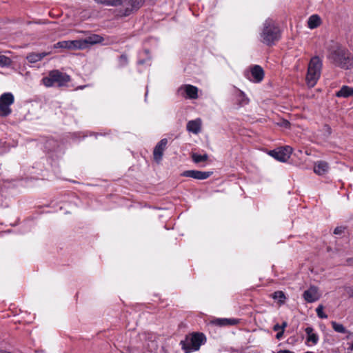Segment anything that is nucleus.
<instances>
[{
  "label": "nucleus",
  "instance_id": "nucleus-1",
  "mask_svg": "<svg viewBox=\"0 0 353 353\" xmlns=\"http://www.w3.org/2000/svg\"><path fill=\"white\" fill-rule=\"evenodd\" d=\"M325 48L326 58L334 66L347 70L353 65L351 52L339 42L330 41Z\"/></svg>",
  "mask_w": 353,
  "mask_h": 353
},
{
  "label": "nucleus",
  "instance_id": "nucleus-2",
  "mask_svg": "<svg viewBox=\"0 0 353 353\" xmlns=\"http://www.w3.org/2000/svg\"><path fill=\"white\" fill-rule=\"evenodd\" d=\"M97 2L108 6H121L116 10L115 16L123 18L130 16L138 10L143 5L144 0H95Z\"/></svg>",
  "mask_w": 353,
  "mask_h": 353
},
{
  "label": "nucleus",
  "instance_id": "nucleus-3",
  "mask_svg": "<svg viewBox=\"0 0 353 353\" xmlns=\"http://www.w3.org/2000/svg\"><path fill=\"white\" fill-rule=\"evenodd\" d=\"M281 38V31L275 22L271 19H267L263 23L260 33L261 41L268 46H273Z\"/></svg>",
  "mask_w": 353,
  "mask_h": 353
},
{
  "label": "nucleus",
  "instance_id": "nucleus-4",
  "mask_svg": "<svg viewBox=\"0 0 353 353\" xmlns=\"http://www.w3.org/2000/svg\"><path fill=\"white\" fill-rule=\"evenodd\" d=\"M323 66L322 59L314 56L311 58L307 67V72L306 75V81L310 87H314L321 77Z\"/></svg>",
  "mask_w": 353,
  "mask_h": 353
},
{
  "label": "nucleus",
  "instance_id": "nucleus-5",
  "mask_svg": "<svg viewBox=\"0 0 353 353\" xmlns=\"http://www.w3.org/2000/svg\"><path fill=\"white\" fill-rule=\"evenodd\" d=\"M42 81L46 87L54 85L61 87L65 85L70 81V77L65 73L54 70L49 72L48 76L43 78Z\"/></svg>",
  "mask_w": 353,
  "mask_h": 353
},
{
  "label": "nucleus",
  "instance_id": "nucleus-6",
  "mask_svg": "<svg viewBox=\"0 0 353 353\" xmlns=\"http://www.w3.org/2000/svg\"><path fill=\"white\" fill-rule=\"evenodd\" d=\"M186 341L189 346L186 347L185 343L181 341L183 348L185 352H190L199 350L200 347L206 342V337L203 333L193 332L186 338Z\"/></svg>",
  "mask_w": 353,
  "mask_h": 353
},
{
  "label": "nucleus",
  "instance_id": "nucleus-7",
  "mask_svg": "<svg viewBox=\"0 0 353 353\" xmlns=\"http://www.w3.org/2000/svg\"><path fill=\"white\" fill-rule=\"evenodd\" d=\"M14 102L11 92H5L0 96V117H6L12 113L10 105Z\"/></svg>",
  "mask_w": 353,
  "mask_h": 353
},
{
  "label": "nucleus",
  "instance_id": "nucleus-8",
  "mask_svg": "<svg viewBox=\"0 0 353 353\" xmlns=\"http://www.w3.org/2000/svg\"><path fill=\"white\" fill-rule=\"evenodd\" d=\"M244 76L250 81L259 83L261 82L264 78L263 69L259 65H254L250 68V71H245Z\"/></svg>",
  "mask_w": 353,
  "mask_h": 353
},
{
  "label": "nucleus",
  "instance_id": "nucleus-9",
  "mask_svg": "<svg viewBox=\"0 0 353 353\" xmlns=\"http://www.w3.org/2000/svg\"><path fill=\"white\" fill-rule=\"evenodd\" d=\"M292 153V148L288 145L278 148L269 152L270 156L281 162H286L290 159Z\"/></svg>",
  "mask_w": 353,
  "mask_h": 353
},
{
  "label": "nucleus",
  "instance_id": "nucleus-10",
  "mask_svg": "<svg viewBox=\"0 0 353 353\" xmlns=\"http://www.w3.org/2000/svg\"><path fill=\"white\" fill-rule=\"evenodd\" d=\"M177 92L179 95L190 99L198 98V88L196 86L185 84L179 88Z\"/></svg>",
  "mask_w": 353,
  "mask_h": 353
},
{
  "label": "nucleus",
  "instance_id": "nucleus-11",
  "mask_svg": "<svg viewBox=\"0 0 353 353\" xmlns=\"http://www.w3.org/2000/svg\"><path fill=\"white\" fill-rule=\"evenodd\" d=\"M140 339L143 341V345L150 350L152 351L157 347L156 341L157 336L151 332H144L140 335Z\"/></svg>",
  "mask_w": 353,
  "mask_h": 353
},
{
  "label": "nucleus",
  "instance_id": "nucleus-12",
  "mask_svg": "<svg viewBox=\"0 0 353 353\" xmlns=\"http://www.w3.org/2000/svg\"><path fill=\"white\" fill-rule=\"evenodd\" d=\"M212 172H203L199 170H185L182 174V176L190 177L198 180H204L212 175Z\"/></svg>",
  "mask_w": 353,
  "mask_h": 353
},
{
  "label": "nucleus",
  "instance_id": "nucleus-13",
  "mask_svg": "<svg viewBox=\"0 0 353 353\" xmlns=\"http://www.w3.org/2000/svg\"><path fill=\"white\" fill-rule=\"evenodd\" d=\"M303 296L306 302L314 303L319 299L320 294L316 287L311 286L309 289L304 291Z\"/></svg>",
  "mask_w": 353,
  "mask_h": 353
},
{
  "label": "nucleus",
  "instance_id": "nucleus-14",
  "mask_svg": "<svg viewBox=\"0 0 353 353\" xmlns=\"http://www.w3.org/2000/svg\"><path fill=\"white\" fill-rule=\"evenodd\" d=\"M168 143L167 139H161L155 146L153 152L154 159L159 162L162 159L163 154Z\"/></svg>",
  "mask_w": 353,
  "mask_h": 353
},
{
  "label": "nucleus",
  "instance_id": "nucleus-15",
  "mask_svg": "<svg viewBox=\"0 0 353 353\" xmlns=\"http://www.w3.org/2000/svg\"><path fill=\"white\" fill-rule=\"evenodd\" d=\"M239 320L237 319L216 318L210 321V323L219 327H226L237 325Z\"/></svg>",
  "mask_w": 353,
  "mask_h": 353
},
{
  "label": "nucleus",
  "instance_id": "nucleus-16",
  "mask_svg": "<svg viewBox=\"0 0 353 353\" xmlns=\"http://www.w3.org/2000/svg\"><path fill=\"white\" fill-rule=\"evenodd\" d=\"M201 120L200 119L191 120L187 123V130L195 134L201 131Z\"/></svg>",
  "mask_w": 353,
  "mask_h": 353
},
{
  "label": "nucleus",
  "instance_id": "nucleus-17",
  "mask_svg": "<svg viewBox=\"0 0 353 353\" xmlns=\"http://www.w3.org/2000/svg\"><path fill=\"white\" fill-rule=\"evenodd\" d=\"M329 170V165L323 161H317L314 166V172L318 175H323Z\"/></svg>",
  "mask_w": 353,
  "mask_h": 353
},
{
  "label": "nucleus",
  "instance_id": "nucleus-18",
  "mask_svg": "<svg viewBox=\"0 0 353 353\" xmlns=\"http://www.w3.org/2000/svg\"><path fill=\"white\" fill-rule=\"evenodd\" d=\"M336 97L339 98H349L353 97V88L343 85L336 92Z\"/></svg>",
  "mask_w": 353,
  "mask_h": 353
},
{
  "label": "nucleus",
  "instance_id": "nucleus-19",
  "mask_svg": "<svg viewBox=\"0 0 353 353\" xmlns=\"http://www.w3.org/2000/svg\"><path fill=\"white\" fill-rule=\"evenodd\" d=\"M83 40L85 48H86L89 45H94L102 42L103 39L100 35L92 34Z\"/></svg>",
  "mask_w": 353,
  "mask_h": 353
},
{
  "label": "nucleus",
  "instance_id": "nucleus-20",
  "mask_svg": "<svg viewBox=\"0 0 353 353\" xmlns=\"http://www.w3.org/2000/svg\"><path fill=\"white\" fill-rule=\"evenodd\" d=\"M307 334V343L312 342L313 345H316L319 341V336L316 333L314 332V329L312 327H307L305 329Z\"/></svg>",
  "mask_w": 353,
  "mask_h": 353
},
{
  "label": "nucleus",
  "instance_id": "nucleus-21",
  "mask_svg": "<svg viewBox=\"0 0 353 353\" xmlns=\"http://www.w3.org/2000/svg\"><path fill=\"white\" fill-rule=\"evenodd\" d=\"M48 53L46 52H32L27 55L26 59L27 60L31 63H34L39 61H41L42 59H43L46 56H47Z\"/></svg>",
  "mask_w": 353,
  "mask_h": 353
},
{
  "label": "nucleus",
  "instance_id": "nucleus-22",
  "mask_svg": "<svg viewBox=\"0 0 353 353\" xmlns=\"http://www.w3.org/2000/svg\"><path fill=\"white\" fill-rule=\"evenodd\" d=\"M321 19L317 14L311 15L307 20V26L310 29H314L320 26Z\"/></svg>",
  "mask_w": 353,
  "mask_h": 353
},
{
  "label": "nucleus",
  "instance_id": "nucleus-23",
  "mask_svg": "<svg viewBox=\"0 0 353 353\" xmlns=\"http://www.w3.org/2000/svg\"><path fill=\"white\" fill-rule=\"evenodd\" d=\"M236 100H237L238 104L239 105L243 106V105L249 103L250 100L244 92H243L240 90H237V93H236Z\"/></svg>",
  "mask_w": 353,
  "mask_h": 353
},
{
  "label": "nucleus",
  "instance_id": "nucleus-24",
  "mask_svg": "<svg viewBox=\"0 0 353 353\" xmlns=\"http://www.w3.org/2000/svg\"><path fill=\"white\" fill-rule=\"evenodd\" d=\"M82 49H85L83 39L70 41V50Z\"/></svg>",
  "mask_w": 353,
  "mask_h": 353
},
{
  "label": "nucleus",
  "instance_id": "nucleus-25",
  "mask_svg": "<svg viewBox=\"0 0 353 353\" xmlns=\"http://www.w3.org/2000/svg\"><path fill=\"white\" fill-rule=\"evenodd\" d=\"M272 297L274 300H278L280 304L284 303L285 300L286 299L284 292L282 291H276L272 294Z\"/></svg>",
  "mask_w": 353,
  "mask_h": 353
},
{
  "label": "nucleus",
  "instance_id": "nucleus-26",
  "mask_svg": "<svg viewBox=\"0 0 353 353\" xmlns=\"http://www.w3.org/2000/svg\"><path fill=\"white\" fill-rule=\"evenodd\" d=\"M321 132H322L323 139L327 140L330 137L332 131L331 127L325 124L323 126Z\"/></svg>",
  "mask_w": 353,
  "mask_h": 353
},
{
  "label": "nucleus",
  "instance_id": "nucleus-27",
  "mask_svg": "<svg viewBox=\"0 0 353 353\" xmlns=\"http://www.w3.org/2000/svg\"><path fill=\"white\" fill-rule=\"evenodd\" d=\"M331 324L335 332L342 334L347 332L345 327L342 324L338 323L335 321H332Z\"/></svg>",
  "mask_w": 353,
  "mask_h": 353
},
{
  "label": "nucleus",
  "instance_id": "nucleus-28",
  "mask_svg": "<svg viewBox=\"0 0 353 353\" xmlns=\"http://www.w3.org/2000/svg\"><path fill=\"white\" fill-rule=\"evenodd\" d=\"M192 158L194 163H199L207 161L208 156L206 154H205L203 155H201V154L194 153L192 155Z\"/></svg>",
  "mask_w": 353,
  "mask_h": 353
},
{
  "label": "nucleus",
  "instance_id": "nucleus-29",
  "mask_svg": "<svg viewBox=\"0 0 353 353\" xmlns=\"http://www.w3.org/2000/svg\"><path fill=\"white\" fill-rule=\"evenodd\" d=\"M10 150V145L7 142L0 139V154H4Z\"/></svg>",
  "mask_w": 353,
  "mask_h": 353
},
{
  "label": "nucleus",
  "instance_id": "nucleus-30",
  "mask_svg": "<svg viewBox=\"0 0 353 353\" xmlns=\"http://www.w3.org/2000/svg\"><path fill=\"white\" fill-rule=\"evenodd\" d=\"M11 63L12 61L9 57L0 54V67L9 66Z\"/></svg>",
  "mask_w": 353,
  "mask_h": 353
},
{
  "label": "nucleus",
  "instance_id": "nucleus-31",
  "mask_svg": "<svg viewBox=\"0 0 353 353\" xmlns=\"http://www.w3.org/2000/svg\"><path fill=\"white\" fill-rule=\"evenodd\" d=\"M55 48H65L70 49V40L69 41H61L54 44Z\"/></svg>",
  "mask_w": 353,
  "mask_h": 353
},
{
  "label": "nucleus",
  "instance_id": "nucleus-32",
  "mask_svg": "<svg viewBox=\"0 0 353 353\" xmlns=\"http://www.w3.org/2000/svg\"><path fill=\"white\" fill-rule=\"evenodd\" d=\"M316 312L317 314V316L320 319H327V316L323 312V307L321 305H319L316 307Z\"/></svg>",
  "mask_w": 353,
  "mask_h": 353
},
{
  "label": "nucleus",
  "instance_id": "nucleus-33",
  "mask_svg": "<svg viewBox=\"0 0 353 353\" xmlns=\"http://www.w3.org/2000/svg\"><path fill=\"white\" fill-rule=\"evenodd\" d=\"M284 332L285 331L282 330L279 332H277V334H276V339L278 340H281L283 336Z\"/></svg>",
  "mask_w": 353,
  "mask_h": 353
},
{
  "label": "nucleus",
  "instance_id": "nucleus-34",
  "mask_svg": "<svg viewBox=\"0 0 353 353\" xmlns=\"http://www.w3.org/2000/svg\"><path fill=\"white\" fill-rule=\"evenodd\" d=\"M343 228H341V227H337V228H336L334 229V233L335 234H341V233L343 232Z\"/></svg>",
  "mask_w": 353,
  "mask_h": 353
},
{
  "label": "nucleus",
  "instance_id": "nucleus-35",
  "mask_svg": "<svg viewBox=\"0 0 353 353\" xmlns=\"http://www.w3.org/2000/svg\"><path fill=\"white\" fill-rule=\"evenodd\" d=\"M273 330L275 331V332H279L281 330V325H279V323H276L275 324L274 326H273Z\"/></svg>",
  "mask_w": 353,
  "mask_h": 353
},
{
  "label": "nucleus",
  "instance_id": "nucleus-36",
  "mask_svg": "<svg viewBox=\"0 0 353 353\" xmlns=\"http://www.w3.org/2000/svg\"><path fill=\"white\" fill-rule=\"evenodd\" d=\"M120 61L121 63H122L123 64H125L127 63V57L125 55H121L120 57Z\"/></svg>",
  "mask_w": 353,
  "mask_h": 353
},
{
  "label": "nucleus",
  "instance_id": "nucleus-37",
  "mask_svg": "<svg viewBox=\"0 0 353 353\" xmlns=\"http://www.w3.org/2000/svg\"><path fill=\"white\" fill-rule=\"evenodd\" d=\"M281 330L285 331V329L288 327V323L286 321H283L281 325Z\"/></svg>",
  "mask_w": 353,
  "mask_h": 353
},
{
  "label": "nucleus",
  "instance_id": "nucleus-38",
  "mask_svg": "<svg viewBox=\"0 0 353 353\" xmlns=\"http://www.w3.org/2000/svg\"><path fill=\"white\" fill-rule=\"evenodd\" d=\"M277 353H294V352L292 351L288 350H279L277 352Z\"/></svg>",
  "mask_w": 353,
  "mask_h": 353
},
{
  "label": "nucleus",
  "instance_id": "nucleus-39",
  "mask_svg": "<svg viewBox=\"0 0 353 353\" xmlns=\"http://www.w3.org/2000/svg\"><path fill=\"white\" fill-rule=\"evenodd\" d=\"M289 125H290V122H288V121H285L283 122V126H285V128L289 127Z\"/></svg>",
  "mask_w": 353,
  "mask_h": 353
},
{
  "label": "nucleus",
  "instance_id": "nucleus-40",
  "mask_svg": "<svg viewBox=\"0 0 353 353\" xmlns=\"http://www.w3.org/2000/svg\"><path fill=\"white\" fill-rule=\"evenodd\" d=\"M88 85H80V86L78 87V89L82 90V89L88 87Z\"/></svg>",
  "mask_w": 353,
  "mask_h": 353
},
{
  "label": "nucleus",
  "instance_id": "nucleus-41",
  "mask_svg": "<svg viewBox=\"0 0 353 353\" xmlns=\"http://www.w3.org/2000/svg\"><path fill=\"white\" fill-rule=\"evenodd\" d=\"M139 64H143L145 63L144 60H140L138 61Z\"/></svg>",
  "mask_w": 353,
  "mask_h": 353
},
{
  "label": "nucleus",
  "instance_id": "nucleus-42",
  "mask_svg": "<svg viewBox=\"0 0 353 353\" xmlns=\"http://www.w3.org/2000/svg\"><path fill=\"white\" fill-rule=\"evenodd\" d=\"M351 350H353V343L351 345Z\"/></svg>",
  "mask_w": 353,
  "mask_h": 353
},
{
  "label": "nucleus",
  "instance_id": "nucleus-43",
  "mask_svg": "<svg viewBox=\"0 0 353 353\" xmlns=\"http://www.w3.org/2000/svg\"><path fill=\"white\" fill-rule=\"evenodd\" d=\"M305 353H313V352H306Z\"/></svg>",
  "mask_w": 353,
  "mask_h": 353
}]
</instances>
